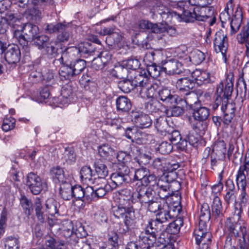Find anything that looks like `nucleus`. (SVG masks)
Returning a JSON list of instances; mask_svg holds the SVG:
<instances>
[{
  "instance_id": "obj_62",
  "label": "nucleus",
  "mask_w": 249,
  "mask_h": 249,
  "mask_svg": "<svg viewBox=\"0 0 249 249\" xmlns=\"http://www.w3.org/2000/svg\"><path fill=\"white\" fill-rule=\"evenodd\" d=\"M123 36L117 32L113 33L110 36H107L106 42L108 45L112 46L113 44H118L122 40Z\"/></svg>"
},
{
  "instance_id": "obj_8",
  "label": "nucleus",
  "mask_w": 249,
  "mask_h": 249,
  "mask_svg": "<svg viewBox=\"0 0 249 249\" xmlns=\"http://www.w3.org/2000/svg\"><path fill=\"white\" fill-rule=\"evenodd\" d=\"M138 78L140 80L138 86V90L140 94L142 97L148 98H153L155 95L158 86L156 84H153L149 82L146 77H143L142 75H139ZM137 79V77H135Z\"/></svg>"
},
{
  "instance_id": "obj_7",
  "label": "nucleus",
  "mask_w": 249,
  "mask_h": 249,
  "mask_svg": "<svg viewBox=\"0 0 249 249\" xmlns=\"http://www.w3.org/2000/svg\"><path fill=\"white\" fill-rule=\"evenodd\" d=\"M173 218V217L170 214L169 205L167 203L156 213L155 219H150L148 222L153 226L162 231L167 226V222L172 220Z\"/></svg>"
},
{
  "instance_id": "obj_14",
  "label": "nucleus",
  "mask_w": 249,
  "mask_h": 249,
  "mask_svg": "<svg viewBox=\"0 0 249 249\" xmlns=\"http://www.w3.org/2000/svg\"><path fill=\"white\" fill-rule=\"evenodd\" d=\"M140 28L149 30L154 33H169L170 30L175 31L172 27H168L163 24L153 23L148 20H142L139 22Z\"/></svg>"
},
{
  "instance_id": "obj_40",
  "label": "nucleus",
  "mask_w": 249,
  "mask_h": 249,
  "mask_svg": "<svg viewBox=\"0 0 249 249\" xmlns=\"http://www.w3.org/2000/svg\"><path fill=\"white\" fill-rule=\"evenodd\" d=\"M209 116V109L205 107L194 109L193 112V117L195 120L206 121Z\"/></svg>"
},
{
  "instance_id": "obj_35",
  "label": "nucleus",
  "mask_w": 249,
  "mask_h": 249,
  "mask_svg": "<svg viewBox=\"0 0 249 249\" xmlns=\"http://www.w3.org/2000/svg\"><path fill=\"white\" fill-rule=\"evenodd\" d=\"M66 28V22H58L55 23H45L43 25V29L45 33L52 34L59 33Z\"/></svg>"
},
{
  "instance_id": "obj_43",
  "label": "nucleus",
  "mask_w": 249,
  "mask_h": 249,
  "mask_svg": "<svg viewBox=\"0 0 249 249\" xmlns=\"http://www.w3.org/2000/svg\"><path fill=\"white\" fill-rule=\"evenodd\" d=\"M183 224L182 219L179 218L169 224L166 228L165 227L164 230L170 234H176L179 232Z\"/></svg>"
},
{
  "instance_id": "obj_53",
  "label": "nucleus",
  "mask_w": 249,
  "mask_h": 249,
  "mask_svg": "<svg viewBox=\"0 0 249 249\" xmlns=\"http://www.w3.org/2000/svg\"><path fill=\"white\" fill-rule=\"evenodd\" d=\"M33 5V7L29 9L26 12L28 13L31 20L36 23H38L40 22L42 18L41 11Z\"/></svg>"
},
{
  "instance_id": "obj_63",
  "label": "nucleus",
  "mask_w": 249,
  "mask_h": 249,
  "mask_svg": "<svg viewBox=\"0 0 249 249\" xmlns=\"http://www.w3.org/2000/svg\"><path fill=\"white\" fill-rule=\"evenodd\" d=\"M20 203L23 209H25L26 214L28 215H31L33 211L31 201L28 199L26 196H23L20 199Z\"/></svg>"
},
{
  "instance_id": "obj_3",
  "label": "nucleus",
  "mask_w": 249,
  "mask_h": 249,
  "mask_svg": "<svg viewBox=\"0 0 249 249\" xmlns=\"http://www.w3.org/2000/svg\"><path fill=\"white\" fill-rule=\"evenodd\" d=\"M168 174H164L159 179L156 187L154 189L155 194H157L162 200L164 201L169 198L173 199L174 196L180 198L179 193L174 191L172 189L173 185H179V183L177 181L170 180L168 178Z\"/></svg>"
},
{
  "instance_id": "obj_16",
  "label": "nucleus",
  "mask_w": 249,
  "mask_h": 249,
  "mask_svg": "<svg viewBox=\"0 0 249 249\" xmlns=\"http://www.w3.org/2000/svg\"><path fill=\"white\" fill-rule=\"evenodd\" d=\"M130 170L127 166H123L118 171L112 173L110 179L116 186H120L130 180Z\"/></svg>"
},
{
  "instance_id": "obj_18",
  "label": "nucleus",
  "mask_w": 249,
  "mask_h": 249,
  "mask_svg": "<svg viewBox=\"0 0 249 249\" xmlns=\"http://www.w3.org/2000/svg\"><path fill=\"white\" fill-rule=\"evenodd\" d=\"M151 12L155 15H160L162 19L166 22H170L176 14L174 11L168 9L160 2H157L153 6Z\"/></svg>"
},
{
  "instance_id": "obj_23",
  "label": "nucleus",
  "mask_w": 249,
  "mask_h": 249,
  "mask_svg": "<svg viewBox=\"0 0 249 249\" xmlns=\"http://www.w3.org/2000/svg\"><path fill=\"white\" fill-rule=\"evenodd\" d=\"M74 237L72 240L70 241V243L74 249H79V238L86 237L87 235V231L84 229V227L80 222L76 223L75 226L73 227Z\"/></svg>"
},
{
  "instance_id": "obj_24",
  "label": "nucleus",
  "mask_w": 249,
  "mask_h": 249,
  "mask_svg": "<svg viewBox=\"0 0 249 249\" xmlns=\"http://www.w3.org/2000/svg\"><path fill=\"white\" fill-rule=\"evenodd\" d=\"M192 77L198 85L213 83V80L211 78L210 73L200 70L196 69L192 73Z\"/></svg>"
},
{
  "instance_id": "obj_2",
  "label": "nucleus",
  "mask_w": 249,
  "mask_h": 249,
  "mask_svg": "<svg viewBox=\"0 0 249 249\" xmlns=\"http://www.w3.org/2000/svg\"><path fill=\"white\" fill-rule=\"evenodd\" d=\"M234 75L232 72H229L226 76L225 80L221 81L216 86L215 90L216 98L212 105L213 109L215 110L222 103V106L228 103L230 98L233 87Z\"/></svg>"
},
{
  "instance_id": "obj_5",
  "label": "nucleus",
  "mask_w": 249,
  "mask_h": 249,
  "mask_svg": "<svg viewBox=\"0 0 249 249\" xmlns=\"http://www.w3.org/2000/svg\"><path fill=\"white\" fill-rule=\"evenodd\" d=\"M85 60L77 59L71 61L67 65L62 66L59 69V75L65 79H70L79 74L86 68Z\"/></svg>"
},
{
  "instance_id": "obj_13",
  "label": "nucleus",
  "mask_w": 249,
  "mask_h": 249,
  "mask_svg": "<svg viewBox=\"0 0 249 249\" xmlns=\"http://www.w3.org/2000/svg\"><path fill=\"white\" fill-rule=\"evenodd\" d=\"M213 44L215 51L221 53L223 58L226 62V52L228 48V41L227 35L224 34L223 31L219 30L216 33Z\"/></svg>"
},
{
  "instance_id": "obj_49",
  "label": "nucleus",
  "mask_w": 249,
  "mask_h": 249,
  "mask_svg": "<svg viewBox=\"0 0 249 249\" xmlns=\"http://www.w3.org/2000/svg\"><path fill=\"white\" fill-rule=\"evenodd\" d=\"M78 52L77 54L80 53L83 54H88L90 55L93 53L92 49V43L91 42L86 41L81 43L79 44L78 47H76Z\"/></svg>"
},
{
  "instance_id": "obj_19",
  "label": "nucleus",
  "mask_w": 249,
  "mask_h": 249,
  "mask_svg": "<svg viewBox=\"0 0 249 249\" xmlns=\"http://www.w3.org/2000/svg\"><path fill=\"white\" fill-rule=\"evenodd\" d=\"M131 208L132 207L129 206V199L120 197L118 204L112 207V212L116 217L124 218V215L127 213L128 209Z\"/></svg>"
},
{
  "instance_id": "obj_37",
  "label": "nucleus",
  "mask_w": 249,
  "mask_h": 249,
  "mask_svg": "<svg viewBox=\"0 0 249 249\" xmlns=\"http://www.w3.org/2000/svg\"><path fill=\"white\" fill-rule=\"evenodd\" d=\"M134 119L137 125L142 128H147L151 126L152 120L147 114L141 113L135 115Z\"/></svg>"
},
{
  "instance_id": "obj_32",
  "label": "nucleus",
  "mask_w": 249,
  "mask_h": 249,
  "mask_svg": "<svg viewBox=\"0 0 249 249\" xmlns=\"http://www.w3.org/2000/svg\"><path fill=\"white\" fill-rule=\"evenodd\" d=\"M39 198H36L35 200L34 207L35 209L36 215L38 221L40 223H44L46 221L47 214H45V207Z\"/></svg>"
},
{
  "instance_id": "obj_33",
  "label": "nucleus",
  "mask_w": 249,
  "mask_h": 249,
  "mask_svg": "<svg viewBox=\"0 0 249 249\" xmlns=\"http://www.w3.org/2000/svg\"><path fill=\"white\" fill-rule=\"evenodd\" d=\"M60 205L54 198H48L44 204L45 212L51 216L58 213V207Z\"/></svg>"
},
{
  "instance_id": "obj_1",
  "label": "nucleus",
  "mask_w": 249,
  "mask_h": 249,
  "mask_svg": "<svg viewBox=\"0 0 249 249\" xmlns=\"http://www.w3.org/2000/svg\"><path fill=\"white\" fill-rule=\"evenodd\" d=\"M249 176V149L245 158L244 164L241 166L236 176V181L238 189L241 191L239 200L234 205V214L240 217L243 208L248 207L249 214V196L247 195L246 189L247 186V177Z\"/></svg>"
},
{
  "instance_id": "obj_27",
  "label": "nucleus",
  "mask_w": 249,
  "mask_h": 249,
  "mask_svg": "<svg viewBox=\"0 0 249 249\" xmlns=\"http://www.w3.org/2000/svg\"><path fill=\"white\" fill-rule=\"evenodd\" d=\"M227 192L224 196L225 202L227 204H232L236 202V197L235 195V187L231 179H228L226 182Z\"/></svg>"
},
{
  "instance_id": "obj_57",
  "label": "nucleus",
  "mask_w": 249,
  "mask_h": 249,
  "mask_svg": "<svg viewBox=\"0 0 249 249\" xmlns=\"http://www.w3.org/2000/svg\"><path fill=\"white\" fill-rule=\"evenodd\" d=\"M196 237V243L197 245H200L202 243L201 247H200V249H209L210 245L211 242V234L207 231V234L203 235L201 239L197 241Z\"/></svg>"
},
{
  "instance_id": "obj_45",
  "label": "nucleus",
  "mask_w": 249,
  "mask_h": 249,
  "mask_svg": "<svg viewBox=\"0 0 249 249\" xmlns=\"http://www.w3.org/2000/svg\"><path fill=\"white\" fill-rule=\"evenodd\" d=\"M18 4L19 7L24 9L26 12L32 8L33 5H46L44 2L39 0H18Z\"/></svg>"
},
{
  "instance_id": "obj_15",
  "label": "nucleus",
  "mask_w": 249,
  "mask_h": 249,
  "mask_svg": "<svg viewBox=\"0 0 249 249\" xmlns=\"http://www.w3.org/2000/svg\"><path fill=\"white\" fill-rule=\"evenodd\" d=\"M4 58L8 64H16L20 59V51L15 44L8 45L4 49Z\"/></svg>"
},
{
  "instance_id": "obj_48",
  "label": "nucleus",
  "mask_w": 249,
  "mask_h": 249,
  "mask_svg": "<svg viewBox=\"0 0 249 249\" xmlns=\"http://www.w3.org/2000/svg\"><path fill=\"white\" fill-rule=\"evenodd\" d=\"M94 170L96 175L101 179H105V177L108 174V170L106 165L102 162H98L94 165Z\"/></svg>"
},
{
  "instance_id": "obj_9",
  "label": "nucleus",
  "mask_w": 249,
  "mask_h": 249,
  "mask_svg": "<svg viewBox=\"0 0 249 249\" xmlns=\"http://www.w3.org/2000/svg\"><path fill=\"white\" fill-rule=\"evenodd\" d=\"M161 231L160 230L147 222L143 231L140 234L139 238L143 243L148 246L156 245L158 244L157 233Z\"/></svg>"
},
{
  "instance_id": "obj_59",
  "label": "nucleus",
  "mask_w": 249,
  "mask_h": 249,
  "mask_svg": "<svg viewBox=\"0 0 249 249\" xmlns=\"http://www.w3.org/2000/svg\"><path fill=\"white\" fill-rule=\"evenodd\" d=\"M161 69H162L160 67L152 64L147 66L146 71L148 75L153 78H156L160 76Z\"/></svg>"
},
{
  "instance_id": "obj_46",
  "label": "nucleus",
  "mask_w": 249,
  "mask_h": 249,
  "mask_svg": "<svg viewBox=\"0 0 249 249\" xmlns=\"http://www.w3.org/2000/svg\"><path fill=\"white\" fill-rule=\"evenodd\" d=\"M32 41L38 49L42 50L44 49L46 45H49L50 38L46 35L38 34Z\"/></svg>"
},
{
  "instance_id": "obj_30",
  "label": "nucleus",
  "mask_w": 249,
  "mask_h": 249,
  "mask_svg": "<svg viewBox=\"0 0 249 249\" xmlns=\"http://www.w3.org/2000/svg\"><path fill=\"white\" fill-rule=\"evenodd\" d=\"M242 21V9L240 6L236 8L234 15L231 21V33L234 34L237 32L241 26Z\"/></svg>"
},
{
  "instance_id": "obj_10",
  "label": "nucleus",
  "mask_w": 249,
  "mask_h": 249,
  "mask_svg": "<svg viewBox=\"0 0 249 249\" xmlns=\"http://www.w3.org/2000/svg\"><path fill=\"white\" fill-rule=\"evenodd\" d=\"M26 184L31 192L36 195H38L42 190H46L47 189V184L43 183L40 178L32 172L28 175Z\"/></svg>"
},
{
  "instance_id": "obj_47",
  "label": "nucleus",
  "mask_w": 249,
  "mask_h": 249,
  "mask_svg": "<svg viewBox=\"0 0 249 249\" xmlns=\"http://www.w3.org/2000/svg\"><path fill=\"white\" fill-rule=\"evenodd\" d=\"M205 58L204 53L196 50L192 51L189 55L190 61L195 65H198L202 62Z\"/></svg>"
},
{
  "instance_id": "obj_28",
  "label": "nucleus",
  "mask_w": 249,
  "mask_h": 249,
  "mask_svg": "<svg viewBox=\"0 0 249 249\" xmlns=\"http://www.w3.org/2000/svg\"><path fill=\"white\" fill-rule=\"evenodd\" d=\"M224 113L223 122L225 124H230L235 116V105L234 104H226L221 106Z\"/></svg>"
},
{
  "instance_id": "obj_50",
  "label": "nucleus",
  "mask_w": 249,
  "mask_h": 249,
  "mask_svg": "<svg viewBox=\"0 0 249 249\" xmlns=\"http://www.w3.org/2000/svg\"><path fill=\"white\" fill-rule=\"evenodd\" d=\"M167 203V202L164 200L159 201L157 200L154 201L152 199L147 204L148 209L150 212L157 213L163 207V206H165Z\"/></svg>"
},
{
  "instance_id": "obj_60",
  "label": "nucleus",
  "mask_w": 249,
  "mask_h": 249,
  "mask_svg": "<svg viewBox=\"0 0 249 249\" xmlns=\"http://www.w3.org/2000/svg\"><path fill=\"white\" fill-rule=\"evenodd\" d=\"M157 149L161 154H168L172 151L173 146L170 142L164 141L159 144Z\"/></svg>"
},
{
  "instance_id": "obj_22",
  "label": "nucleus",
  "mask_w": 249,
  "mask_h": 249,
  "mask_svg": "<svg viewBox=\"0 0 249 249\" xmlns=\"http://www.w3.org/2000/svg\"><path fill=\"white\" fill-rule=\"evenodd\" d=\"M195 86L194 80L191 79L188 77L180 78L177 81L176 83V87L180 95L189 93L195 87Z\"/></svg>"
},
{
  "instance_id": "obj_34",
  "label": "nucleus",
  "mask_w": 249,
  "mask_h": 249,
  "mask_svg": "<svg viewBox=\"0 0 249 249\" xmlns=\"http://www.w3.org/2000/svg\"><path fill=\"white\" fill-rule=\"evenodd\" d=\"M212 214L215 218L221 220L223 216L221 201L217 196H215L212 205Z\"/></svg>"
},
{
  "instance_id": "obj_21",
  "label": "nucleus",
  "mask_w": 249,
  "mask_h": 249,
  "mask_svg": "<svg viewBox=\"0 0 249 249\" xmlns=\"http://www.w3.org/2000/svg\"><path fill=\"white\" fill-rule=\"evenodd\" d=\"M61 51L60 52L61 56L58 59V61L62 64V66L67 65L69 64L72 61L73 56L77 54L78 52L76 47H67L63 45H62Z\"/></svg>"
},
{
  "instance_id": "obj_51",
  "label": "nucleus",
  "mask_w": 249,
  "mask_h": 249,
  "mask_svg": "<svg viewBox=\"0 0 249 249\" xmlns=\"http://www.w3.org/2000/svg\"><path fill=\"white\" fill-rule=\"evenodd\" d=\"M69 24L66 23V28L62 31L59 32V34L57 36L56 41L60 43L68 41L70 38L71 37V32L69 29Z\"/></svg>"
},
{
  "instance_id": "obj_42",
  "label": "nucleus",
  "mask_w": 249,
  "mask_h": 249,
  "mask_svg": "<svg viewBox=\"0 0 249 249\" xmlns=\"http://www.w3.org/2000/svg\"><path fill=\"white\" fill-rule=\"evenodd\" d=\"M110 59V56L106 52H100L98 57L94 58V65H96L94 69L97 70L103 69Z\"/></svg>"
},
{
  "instance_id": "obj_55",
  "label": "nucleus",
  "mask_w": 249,
  "mask_h": 249,
  "mask_svg": "<svg viewBox=\"0 0 249 249\" xmlns=\"http://www.w3.org/2000/svg\"><path fill=\"white\" fill-rule=\"evenodd\" d=\"M62 234L66 238H69L70 240L68 241L72 240L74 237L73 226L72 223L70 222H67L66 223V226H64L62 230Z\"/></svg>"
},
{
  "instance_id": "obj_12",
  "label": "nucleus",
  "mask_w": 249,
  "mask_h": 249,
  "mask_svg": "<svg viewBox=\"0 0 249 249\" xmlns=\"http://www.w3.org/2000/svg\"><path fill=\"white\" fill-rule=\"evenodd\" d=\"M22 33L20 36L19 41L21 44L25 46L28 44V42L32 41L39 34V29L37 25L27 23L23 28Z\"/></svg>"
},
{
  "instance_id": "obj_29",
  "label": "nucleus",
  "mask_w": 249,
  "mask_h": 249,
  "mask_svg": "<svg viewBox=\"0 0 249 249\" xmlns=\"http://www.w3.org/2000/svg\"><path fill=\"white\" fill-rule=\"evenodd\" d=\"M131 79L132 77L130 76V77L124 79L118 83V87L123 92L129 93L136 87L138 88L139 82Z\"/></svg>"
},
{
  "instance_id": "obj_56",
  "label": "nucleus",
  "mask_w": 249,
  "mask_h": 249,
  "mask_svg": "<svg viewBox=\"0 0 249 249\" xmlns=\"http://www.w3.org/2000/svg\"><path fill=\"white\" fill-rule=\"evenodd\" d=\"M63 156L65 161L69 164H71L75 161L76 154L72 147L66 148Z\"/></svg>"
},
{
  "instance_id": "obj_4",
  "label": "nucleus",
  "mask_w": 249,
  "mask_h": 249,
  "mask_svg": "<svg viewBox=\"0 0 249 249\" xmlns=\"http://www.w3.org/2000/svg\"><path fill=\"white\" fill-rule=\"evenodd\" d=\"M225 227L230 235L236 238H242V240H239L240 249H249V243L247 242V230L245 226L235 222L233 218L229 217L225 222Z\"/></svg>"
},
{
  "instance_id": "obj_25",
  "label": "nucleus",
  "mask_w": 249,
  "mask_h": 249,
  "mask_svg": "<svg viewBox=\"0 0 249 249\" xmlns=\"http://www.w3.org/2000/svg\"><path fill=\"white\" fill-rule=\"evenodd\" d=\"M163 70L169 75L179 74L182 72V65L177 60H170L165 62L162 67Z\"/></svg>"
},
{
  "instance_id": "obj_11",
  "label": "nucleus",
  "mask_w": 249,
  "mask_h": 249,
  "mask_svg": "<svg viewBox=\"0 0 249 249\" xmlns=\"http://www.w3.org/2000/svg\"><path fill=\"white\" fill-rule=\"evenodd\" d=\"M179 11H174L175 15H174V18L180 21L183 20L185 22H193L195 20L198 21H204L208 18L209 17L207 16H199L194 12H191L190 11L185 10L184 8L181 9V8L178 9Z\"/></svg>"
},
{
  "instance_id": "obj_52",
  "label": "nucleus",
  "mask_w": 249,
  "mask_h": 249,
  "mask_svg": "<svg viewBox=\"0 0 249 249\" xmlns=\"http://www.w3.org/2000/svg\"><path fill=\"white\" fill-rule=\"evenodd\" d=\"M181 96H183V100L186 105L191 107H192L195 104H196L198 101L197 94L192 91H190L189 93L181 95Z\"/></svg>"
},
{
  "instance_id": "obj_36",
  "label": "nucleus",
  "mask_w": 249,
  "mask_h": 249,
  "mask_svg": "<svg viewBox=\"0 0 249 249\" xmlns=\"http://www.w3.org/2000/svg\"><path fill=\"white\" fill-rule=\"evenodd\" d=\"M72 186L69 182L64 181L60 185L59 194L61 197L66 200L72 198Z\"/></svg>"
},
{
  "instance_id": "obj_44",
  "label": "nucleus",
  "mask_w": 249,
  "mask_h": 249,
  "mask_svg": "<svg viewBox=\"0 0 249 249\" xmlns=\"http://www.w3.org/2000/svg\"><path fill=\"white\" fill-rule=\"evenodd\" d=\"M226 152V144L223 141H218L215 142L213 147V152L218 157L225 158Z\"/></svg>"
},
{
  "instance_id": "obj_58",
  "label": "nucleus",
  "mask_w": 249,
  "mask_h": 249,
  "mask_svg": "<svg viewBox=\"0 0 249 249\" xmlns=\"http://www.w3.org/2000/svg\"><path fill=\"white\" fill-rule=\"evenodd\" d=\"M159 181V179L157 178L154 175H147L145 178L143 179V182L142 183L143 186H147L149 185L150 188L154 189L156 187L157 182Z\"/></svg>"
},
{
  "instance_id": "obj_54",
  "label": "nucleus",
  "mask_w": 249,
  "mask_h": 249,
  "mask_svg": "<svg viewBox=\"0 0 249 249\" xmlns=\"http://www.w3.org/2000/svg\"><path fill=\"white\" fill-rule=\"evenodd\" d=\"M237 93L243 99H246L249 95L247 94V85L244 79L238 81L237 84Z\"/></svg>"
},
{
  "instance_id": "obj_26",
  "label": "nucleus",
  "mask_w": 249,
  "mask_h": 249,
  "mask_svg": "<svg viewBox=\"0 0 249 249\" xmlns=\"http://www.w3.org/2000/svg\"><path fill=\"white\" fill-rule=\"evenodd\" d=\"M158 94L159 99L166 104H177L178 102L182 101V99H178L176 95H172L170 90L167 89H163L159 90Z\"/></svg>"
},
{
  "instance_id": "obj_17",
  "label": "nucleus",
  "mask_w": 249,
  "mask_h": 249,
  "mask_svg": "<svg viewBox=\"0 0 249 249\" xmlns=\"http://www.w3.org/2000/svg\"><path fill=\"white\" fill-rule=\"evenodd\" d=\"M170 122V118L168 116H160L154 122V126L157 130L161 135L169 134L174 129L173 123Z\"/></svg>"
},
{
  "instance_id": "obj_6",
  "label": "nucleus",
  "mask_w": 249,
  "mask_h": 249,
  "mask_svg": "<svg viewBox=\"0 0 249 249\" xmlns=\"http://www.w3.org/2000/svg\"><path fill=\"white\" fill-rule=\"evenodd\" d=\"M210 217V207L208 204L203 203L201 206L198 228L194 231L195 236L196 237L197 241H199L203 235L207 234V231L208 230L207 223Z\"/></svg>"
},
{
  "instance_id": "obj_61",
  "label": "nucleus",
  "mask_w": 249,
  "mask_h": 249,
  "mask_svg": "<svg viewBox=\"0 0 249 249\" xmlns=\"http://www.w3.org/2000/svg\"><path fill=\"white\" fill-rule=\"evenodd\" d=\"M164 230L161 231V233L160 234L158 238H157V243H158L157 245L160 247V245L162 246H165L170 241L169 239L171 237V235H169L168 232H167L166 231H164Z\"/></svg>"
},
{
  "instance_id": "obj_39",
  "label": "nucleus",
  "mask_w": 249,
  "mask_h": 249,
  "mask_svg": "<svg viewBox=\"0 0 249 249\" xmlns=\"http://www.w3.org/2000/svg\"><path fill=\"white\" fill-rule=\"evenodd\" d=\"M112 75L119 79H125L128 78L132 71L127 70L124 65H119L115 67L111 72Z\"/></svg>"
},
{
  "instance_id": "obj_20",
  "label": "nucleus",
  "mask_w": 249,
  "mask_h": 249,
  "mask_svg": "<svg viewBox=\"0 0 249 249\" xmlns=\"http://www.w3.org/2000/svg\"><path fill=\"white\" fill-rule=\"evenodd\" d=\"M154 190L150 188L142 187L139 191L133 195L142 204H147L154 199L155 196Z\"/></svg>"
},
{
  "instance_id": "obj_38",
  "label": "nucleus",
  "mask_w": 249,
  "mask_h": 249,
  "mask_svg": "<svg viewBox=\"0 0 249 249\" xmlns=\"http://www.w3.org/2000/svg\"><path fill=\"white\" fill-rule=\"evenodd\" d=\"M54 46L53 43L50 41L49 42V45H46L44 49L47 54L50 55L52 57H55L60 54V52L62 50L63 44L57 42L55 41Z\"/></svg>"
},
{
  "instance_id": "obj_64",
  "label": "nucleus",
  "mask_w": 249,
  "mask_h": 249,
  "mask_svg": "<svg viewBox=\"0 0 249 249\" xmlns=\"http://www.w3.org/2000/svg\"><path fill=\"white\" fill-rule=\"evenodd\" d=\"M5 247H7V249H19V241L18 240L13 237H8L5 240Z\"/></svg>"
},
{
  "instance_id": "obj_41",
  "label": "nucleus",
  "mask_w": 249,
  "mask_h": 249,
  "mask_svg": "<svg viewBox=\"0 0 249 249\" xmlns=\"http://www.w3.org/2000/svg\"><path fill=\"white\" fill-rule=\"evenodd\" d=\"M190 123L193 129L199 136L204 134L208 126L206 121L194 120H191Z\"/></svg>"
},
{
  "instance_id": "obj_31",
  "label": "nucleus",
  "mask_w": 249,
  "mask_h": 249,
  "mask_svg": "<svg viewBox=\"0 0 249 249\" xmlns=\"http://www.w3.org/2000/svg\"><path fill=\"white\" fill-rule=\"evenodd\" d=\"M116 105L117 111L123 113L128 112L132 107L130 99L124 96H120L116 99Z\"/></svg>"
}]
</instances>
